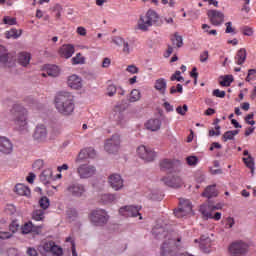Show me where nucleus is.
Wrapping results in <instances>:
<instances>
[{
	"label": "nucleus",
	"instance_id": "nucleus-1",
	"mask_svg": "<svg viewBox=\"0 0 256 256\" xmlns=\"http://www.w3.org/2000/svg\"><path fill=\"white\" fill-rule=\"evenodd\" d=\"M54 105L60 115L68 117L75 111V98L69 92H59L55 96Z\"/></svg>",
	"mask_w": 256,
	"mask_h": 256
},
{
	"label": "nucleus",
	"instance_id": "nucleus-2",
	"mask_svg": "<svg viewBox=\"0 0 256 256\" xmlns=\"http://www.w3.org/2000/svg\"><path fill=\"white\" fill-rule=\"evenodd\" d=\"M10 115L17 131L21 133L29 131V111L23 105L14 104Z\"/></svg>",
	"mask_w": 256,
	"mask_h": 256
},
{
	"label": "nucleus",
	"instance_id": "nucleus-3",
	"mask_svg": "<svg viewBox=\"0 0 256 256\" xmlns=\"http://www.w3.org/2000/svg\"><path fill=\"white\" fill-rule=\"evenodd\" d=\"M159 21V14L155 12V10H148L145 14L140 15L136 29L139 31H143V33H146V31H149L150 27H153V25H157V22Z\"/></svg>",
	"mask_w": 256,
	"mask_h": 256
},
{
	"label": "nucleus",
	"instance_id": "nucleus-4",
	"mask_svg": "<svg viewBox=\"0 0 256 256\" xmlns=\"http://www.w3.org/2000/svg\"><path fill=\"white\" fill-rule=\"evenodd\" d=\"M89 219L92 225L95 227H103V225H107V221H109V215L107 211L103 209L93 210L89 214Z\"/></svg>",
	"mask_w": 256,
	"mask_h": 256
},
{
	"label": "nucleus",
	"instance_id": "nucleus-5",
	"mask_svg": "<svg viewBox=\"0 0 256 256\" xmlns=\"http://www.w3.org/2000/svg\"><path fill=\"white\" fill-rule=\"evenodd\" d=\"M104 149L110 154L119 153V149H121V136L114 134L111 138H108L105 141Z\"/></svg>",
	"mask_w": 256,
	"mask_h": 256
},
{
	"label": "nucleus",
	"instance_id": "nucleus-6",
	"mask_svg": "<svg viewBox=\"0 0 256 256\" xmlns=\"http://www.w3.org/2000/svg\"><path fill=\"white\" fill-rule=\"evenodd\" d=\"M229 253L233 256H245L249 253V244L243 241H235L230 244Z\"/></svg>",
	"mask_w": 256,
	"mask_h": 256
},
{
	"label": "nucleus",
	"instance_id": "nucleus-7",
	"mask_svg": "<svg viewBox=\"0 0 256 256\" xmlns=\"http://www.w3.org/2000/svg\"><path fill=\"white\" fill-rule=\"evenodd\" d=\"M193 211V205L191 204L190 200L187 199H180L179 208L174 210L175 217L181 219V217H185L190 215Z\"/></svg>",
	"mask_w": 256,
	"mask_h": 256
},
{
	"label": "nucleus",
	"instance_id": "nucleus-8",
	"mask_svg": "<svg viewBox=\"0 0 256 256\" xmlns=\"http://www.w3.org/2000/svg\"><path fill=\"white\" fill-rule=\"evenodd\" d=\"M219 207L213 206L211 204H202L200 206V213H202L206 219H214L215 221L221 220V212H216L213 214V211H217Z\"/></svg>",
	"mask_w": 256,
	"mask_h": 256
},
{
	"label": "nucleus",
	"instance_id": "nucleus-9",
	"mask_svg": "<svg viewBox=\"0 0 256 256\" xmlns=\"http://www.w3.org/2000/svg\"><path fill=\"white\" fill-rule=\"evenodd\" d=\"M162 183L167 187H172L173 189H179L183 187V179L179 177L178 174H172L166 177L161 178Z\"/></svg>",
	"mask_w": 256,
	"mask_h": 256
},
{
	"label": "nucleus",
	"instance_id": "nucleus-10",
	"mask_svg": "<svg viewBox=\"0 0 256 256\" xmlns=\"http://www.w3.org/2000/svg\"><path fill=\"white\" fill-rule=\"evenodd\" d=\"M137 153L140 159H143L144 161H148V162L155 161V157H157V153H155L153 149L145 145L139 146L137 148Z\"/></svg>",
	"mask_w": 256,
	"mask_h": 256
},
{
	"label": "nucleus",
	"instance_id": "nucleus-11",
	"mask_svg": "<svg viewBox=\"0 0 256 256\" xmlns=\"http://www.w3.org/2000/svg\"><path fill=\"white\" fill-rule=\"evenodd\" d=\"M208 19L210 23L215 27H219V25H223V21H225V14L219 10H208L207 12Z\"/></svg>",
	"mask_w": 256,
	"mask_h": 256
},
{
	"label": "nucleus",
	"instance_id": "nucleus-12",
	"mask_svg": "<svg viewBox=\"0 0 256 256\" xmlns=\"http://www.w3.org/2000/svg\"><path fill=\"white\" fill-rule=\"evenodd\" d=\"M77 173L80 179H89V177H93L97 173V169L95 166L83 164L77 168Z\"/></svg>",
	"mask_w": 256,
	"mask_h": 256
},
{
	"label": "nucleus",
	"instance_id": "nucleus-13",
	"mask_svg": "<svg viewBox=\"0 0 256 256\" xmlns=\"http://www.w3.org/2000/svg\"><path fill=\"white\" fill-rule=\"evenodd\" d=\"M112 43H114L118 47H123L122 53H124V55H129L131 51H133V46H131V42L125 41V39H123L122 37H113Z\"/></svg>",
	"mask_w": 256,
	"mask_h": 256
},
{
	"label": "nucleus",
	"instance_id": "nucleus-14",
	"mask_svg": "<svg viewBox=\"0 0 256 256\" xmlns=\"http://www.w3.org/2000/svg\"><path fill=\"white\" fill-rule=\"evenodd\" d=\"M42 249H44L46 253H52V255H63V249L55 245V242L53 241H45L42 245Z\"/></svg>",
	"mask_w": 256,
	"mask_h": 256
},
{
	"label": "nucleus",
	"instance_id": "nucleus-15",
	"mask_svg": "<svg viewBox=\"0 0 256 256\" xmlns=\"http://www.w3.org/2000/svg\"><path fill=\"white\" fill-rule=\"evenodd\" d=\"M140 207L137 206H125L119 209L120 215L123 217H139L141 216Z\"/></svg>",
	"mask_w": 256,
	"mask_h": 256
},
{
	"label": "nucleus",
	"instance_id": "nucleus-16",
	"mask_svg": "<svg viewBox=\"0 0 256 256\" xmlns=\"http://www.w3.org/2000/svg\"><path fill=\"white\" fill-rule=\"evenodd\" d=\"M0 153H4V155L13 153V143L5 136H0Z\"/></svg>",
	"mask_w": 256,
	"mask_h": 256
},
{
	"label": "nucleus",
	"instance_id": "nucleus-17",
	"mask_svg": "<svg viewBox=\"0 0 256 256\" xmlns=\"http://www.w3.org/2000/svg\"><path fill=\"white\" fill-rule=\"evenodd\" d=\"M33 139L35 141H38V143H41L47 139V128L45 125L40 124L36 126L34 134H33Z\"/></svg>",
	"mask_w": 256,
	"mask_h": 256
},
{
	"label": "nucleus",
	"instance_id": "nucleus-18",
	"mask_svg": "<svg viewBox=\"0 0 256 256\" xmlns=\"http://www.w3.org/2000/svg\"><path fill=\"white\" fill-rule=\"evenodd\" d=\"M108 183L114 189V191H119L123 189V178L119 174H112L108 178Z\"/></svg>",
	"mask_w": 256,
	"mask_h": 256
},
{
	"label": "nucleus",
	"instance_id": "nucleus-19",
	"mask_svg": "<svg viewBox=\"0 0 256 256\" xmlns=\"http://www.w3.org/2000/svg\"><path fill=\"white\" fill-rule=\"evenodd\" d=\"M195 243H199V247L203 253H211V238L207 235H202L200 240L195 239Z\"/></svg>",
	"mask_w": 256,
	"mask_h": 256
},
{
	"label": "nucleus",
	"instance_id": "nucleus-20",
	"mask_svg": "<svg viewBox=\"0 0 256 256\" xmlns=\"http://www.w3.org/2000/svg\"><path fill=\"white\" fill-rule=\"evenodd\" d=\"M67 191L74 197H83V195H85V186L79 183L71 184L67 188Z\"/></svg>",
	"mask_w": 256,
	"mask_h": 256
},
{
	"label": "nucleus",
	"instance_id": "nucleus-21",
	"mask_svg": "<svg viewBox=\"0 0 256 256\" xmlns=\"http://www.w3.org/2000/svg\"><path fill=\"white\" fill-rule=\"evenodd\" d=\"M96 155L97 153L95 152V149L91 147L82 149L76 158V163H80L83 159H87V157L95 159Z\"/></svg>",
	"mask_w": 256,
	"mask_h": 256
},
{
	"label": "nucleus",
	"instance_id": "nucleus-22",
	"mask_svg": "<svg viewBox=\"0 0 256 256\" xmlns=\"http://www.w3.org/2000/svg\"><path fill=\"white\" fill-rule=\"evenodd\" d=\"M58 53L60 57H64V59H71L75 53V47L71 44H64L59 49Z\"/></svg>",
	"mask_w": 256,
	"mask_h": 256
},
{
	"label": "nucleus",
	"instance_id": "nucleus-23",
	"mask_svg": "<svg viewBox=\"0 0 256 256\" xmlns=\"http://www.w3.org/2000/svg\"><path fill=\"white\" fill-rule=\"evenodd\" d=\"M42 229L43 225L35 226L33 222L29 221L22 226L21 231L23 235H29V233H39Z\"/></svg>",
	"mask_w": 256,
	"mask_h": 256
},
{
	"label": "nucleus",
	"instance_id": "nucleus-24",
	"mask_svg": "<svg viewBox=\"0 0 256 256\" xmlns=\"http://www.w3.org/2000/svg\"><path fill=\"white\" fill-rule=\"evenodd\" d=\"M68 87L71 89H81L83 87V80L78 75H71L67 80Z\"/></svg>",
	"mask_w": 256,
	"mask_h": 256
},
{
	"label": "nucleus",
	"instance_id": "nucleus-25",
	"mask_svg": "<svg viewBox=\"0 0 256 256\" xmlns=\"http://www.w3.org/2000/svg\"><path fill=\"white\" fill-rule=\"evenodd\" d=\"M55 178H53V170L51 169H45L43 172L40 174V181L44 184L47 185L48 183H51V181H54Z\"/></svg>",
	"mask_w": 256,
	"mask_h": 256
},
{
	"label": "nucleus",
	"instance_id": "nucleus-26",
	"mask_svg": "<svg viewBox=\"0 0 256 256\" xmlns=\"http://www.w3.org/2000/svg\"><path fill=\"white\" fill-rule=\"evenodd\" d=\"M59 73L61 71L59 70V66L57 65H48L46 66V73H42V77H59Z\"/></svg>",
	"mask_w": 256,
	"mask_h": 256
},
{
	"label": "nucleus",
	"instance_id": "nucleus-27",
	"mask_svg": "<svg viewBox=\"0 0 256 256\" xmlns=\"http://www.w3.org/2000/svg\"><path fill=\"white\" fill-rule=\"evenodd\" d=\"M174 167H175V164L173 163V160H171V159H163V160L160 161L161 171H166L168 173H173Z\"/></svg>",
	"mask_w": 256,
	"mask_h": 256
},
{
	"label": "nucleus",
	"instance_id": "nucleus-28",
	"mask_svg": "<svg viewBox=\"0 0 256 256\" xmlns=\"http://www.w3.org/2000/svg\"><path fill=\"white\" fill-rule=\"evenodd\" d=\"M148 131H159L161 129V120L159 119H150L145 124Z\"/></svg>",
	"mask_w": 256,
	"mask_h": 256
},
{
	"label": "nucleus",
	"instance_id": "nucleus-29",
	"mask_svg": "<svg viewBox=\"0 0 256 256\" xmlns=\"http://www.w3.org/2000/svg\"><path fill=\"white\" fill-rule=\"evenodd\" d=\"M216 185L207 186L204 192L202 193V197H206L207 199H211L212 197H217L219 193L217 192Z\"/></svg>",
	"mask_w": 256,
	"mask_h": 256
},
{
	"label": "nucleus",
	"instance_id": "nucleus-30",
	"mask_svg": "<svg viewBox=\"0 0 256 256\" xmlns=\"http://www.w3.org/2000/svg\"><path fill=\"white\" fill-rule=\"evenodd\" d=\"M15 193H17V195H21L24 197L31 196V190L29 189V187L25 186L24 184H17L15 186Z\"/></svg>",
	"mask_w": 256,
	"mask_h": 256
},
{
	"label": "nucleus",
	"instance_id": "nucleus-31",
	"mask_svg": "<svg viewBox=\"0 0 256 256\" xmlns=\"http://www.w3.org/2000/svg\"><path fill=\"white\" fill-rule=\"evenodd\" d=\"M245 59H247V50L241 48L235 56V64L243 65V63H245Z\"/></svg>",
	"mask_w": 256,
	"mask_h": 256
},
{
	"label": "nucleus",
	"instance_id": "nucleus-32",
	"mask_svg": "<svg viewBox=\"0 0 256 256\" xmlns=\"http://www.w3.org/2000/svg\"><path fill=\"white\" fill-rule=\"evenodd\" d=\"M31 61V54L27 52H22L18 55V63L22 65V67H27Z\"/></svg>",
	"mask_w": 256,
	"mask_h": 256
},
{
	"label": "nucleus",
	"instance_id": "nucleus-33",
	"mask_svg": "<svg viewBox=\"0 0 256 256\" xmlns=\"http://www.w3.org/2000/svg\"><path fill=\"white\" fill-rule=\"evenodd\" d=\"M154 89L160 91V93H165L167 90V81L164 78H159L155 81Z\"/></svg>",
	"mask_w": 256,
	"mask_h": 256
},
{
	"label": "nucleus",
	"instance_id": "nucleus-34",
	"mask_svg": "<svg viewBox=\"0 0 256 256\" xmlns=\"http://www.w3.org/2000/svg\"><path fill=\"white\" fill-rule=\"evenodd\" d=\"M239 135V130H230V131H226L223 136L222 139L225 143H227V141H233V139H235V136Z\"/></svg>",
	"mask_w": 256,
	"mask_h": 256
},
{
	"label": "nucleus",
	"instance_id": "nucleus-35",
	"mask_svg": "<svg viewBox=\"0 0 256 256\" xmlns=\"http://www.w3.org/2000/svg\"><path fill=\"white\" fill-rule=\"evenodd\" d=\"M21 33H23L21 30L12 28L11 30L5 32L6 39H19V37H21Z\"/></svg>",
	"mask_w": 256,
	"mask_h": 256
},
{
	"label": "nucleus",
	"instance_id": "nucleus-36",
	"mask_svg": "<svg viewBox=\"0 0 256 256\" xmlns=\"http://www.w3.org/2000/svg\"><path fill=\"white\" fill-rule=\"evenodd\" d=\"M244 164L248 169H250L251 173L255 172V159L249 155L247 158H243Z\"/></svg>",
	"mask_w": 256,
	"mask_h": 256
},
{
	"label": "nucleus",
	"instance_id": "nucleus-37",
	"mask_svg": "<svg viewBox=\"0 0 256 256\" xmlns=\"http://www.w3.org/2000/svg\"><path fill=\"white\" fill-rule=\"evenodd\" d=\"M32 219L34 221H43L45 219V210H34L32 213Z\"/></svg>",
	"mask_w": 256,
	"mask_h": 256
},
{
	"label": "nucleus",
	"instance_id": "nucleus-38",
	"mask_svg": "<svg viewBox=\"0 0 256 256\" xmlns=\"http://www.w3.org/2000/svg\"><path fill=\"white\" fill-rule=\"evenodd\" d=\"M117 200V196L115 194H104L101 196L100 201L104 203V205H107L109 203H113V201Z\"/></svg>",
	"mask_w": 256,
	"mask_h": 256
},
{
	"label": "nucleus",
	"instance_id": "nucleus-39",
	"mask_svg": "<svg viewBox=\"0 0 256 256\" xmlns=\"http://www.w3.org/2000/svg\"><path fill=\"white\" fill-rule=\"evenodd\" d=\"M140 99H141V91L137 89H133L129 97L130 103H136V101H139Z\"/></svg>",
	"mask_w": 256,
	"mask_h": 256
},
{
	"label": "nucleus",
	"instance_id": "nucleus-40",
	"mask_svg": "<svg viewBox=\"0 0 256 256\" xmlns=\"http://www.w3.org/2000/svg\"><path fill=\"white\" fill-rule=\"evenodd\" d=\"M9 61V54L5 46L0 45V63H7Z\"/></svg>",
	"mask_w": 256,
	"mask_h": 256
},
{
	"label": "nucleus",
	"instance_id": "nucleus-41",
	"mask_svg": "<svg viewBox=\"0 0 256 256\" xmlns=\"http://www.w3.org/2000/svg\"><path fill=\"white\" fill-rule=\"evenodd\" d=\"M171 41L173 45H176V47H183V37L179 36L178 33L174 34V37L171 38Z\"/></svg>",
	"mask_w": 256,
	"mask_h": 256
},
{
	"label": "nucleus",
	"instance_id": "nucleus-42",
	"mask_svg": "<svg viewBox=\"0 0 256 256\" xmlns=\"http://www.w3.org/2000/svg\"><path fill=\"white\" fill-rule=\"evenodd\" d=\"M71 61L72 65H83V63H85V58L83 57V55H81V53H78L75 57L71 59Z\"/></svg>",
	"mask_w": 256,
	"mask_h": 256
},
{
	"label": "nucleus",
	"instance_id": "nucleus-43",
	"mask_svg": "<svg viewBox=\"0 0 256 256\" xmlns=\"http://www.w3.org/2000/svg\"><path fill=\"white\" fill-rule=\"evenodd\" d=\"M49 205H50V201H49V198H47V196H43L42 198H40L39 206L41 207V209H43V211H45L46 209H49Z\"/></svg>",
	"mask_w": 256,
	"mask_h": 256
},
{
	"label": "nucleus",
	"instance_id": "nucleus-44",
	"mask_svg": "<svg viewBox=\"0 0 256 256\" xmlns=\"http://www.w3.org/2000/svg\"><path fill=\"white\" fill-rule=\"evenodd\" d=\"M3 24L4 25H17V18H13L10 16H5L3 18Z\"/></svg>",
	"mask_w": 256,
	"mask_h": 256
},
{
	"label": "nucleus",
	"instance_id": "nucleus-45",
	"mask_svg": "<svg viewBox=\"0 0 256 256\" xmlns=\"http://www.w3.org/2000/svg\"><path fill=\"white\" fill-rule=\"evenodd\" d=\"M233 83V76H225L223 80L220 82L222 87H229Z\"/></svg>",
	"mask_w": 256,
	"mask_h": 256
},
{
	"label": "nucleus",
	"instance_id": "nucleus-46",
	"mask_svg": "<svg viewBox=\"0 0 256 256\" xmlns=\"http://www.w3.org/2000/svg\"><path fill=\"white\" fill-rule=\"evenodd\" d=\"M187 165L195 166L197 163H199V159L197 156H189L186 158Z\"/></svg>",
	"mask_w": 256,
	"mask_h": 256
},
{
	"label": "nucleus",
	"instance_id": "nucleus-47",
	"mask_svg": "<svg viewBox=\"0 0 256 256\" xmlns=\"http://www.w3.org/2000/svg\"><path fill=\"white\" fill-rule=\"evenodd\" d=\"M44 165H45V163L43 162V160L38 159V160H36V161L33 163L32 167H33V169H34L35 171H39V170L43 169V166H44Z\"/></svg>",
	"mask_w": 256,
	"mask_h": 256
},
{
	"label": "nucleus",
	"instance_id": "nucleus-48",
	"mask_svg": "<svg viewBox=\"0 0 256 256\" xmlns=\"http://www.w3.org/2000/svg\"><path fill=\"white\" fill-rule=\"evenodd\" d=\"M255 79H256V70L255 69L248 70L246 81L249 83L250 81H255Z\"/></svg>",
	"mask_w": 256,
	"mask_h": 256
},
{
	"label": "nucleus",
	"instance_id": "nucleus-49",
	"mask_svg": "<svg viewBox=\"0 0 256 256\" xmlns=\"http://www.w3.org/2000/svg\"><path fill=\"white\" fill-rule=\"evenodd\" d=\"M170 81H185V79L181 76V71L177 70L171 77Z\"/></svg>",
	"mask_w": 256,
	"mask_h": 256
},
{
	"label": "nucleus",
	"instance_id": "nucleus-50",
	"mask_svg": "<svg viewBox=\"0 0 256 256\" xmlns=\"http://www.w3.org/2000/svg\"><path fill=\"white\" fill-rule=\"evenodd\" d=\"M174 93H183V85L177 84V86H172L170 88V94L174 95Z\"/></svg>",
	"mask_w": 256,
	"mask_h": 256
},
{
	"label": "nucleus",
	"instance_id": "nucleus-51",
	"mask_svg": "<svg viewBox=\"0 0 256 256\" xmlns=\"http://www.w3.org/2000/svg\"><path fill=\"white\" fill-rule=\"evenodd\" d=\"M187 111H189V107L187 106V104H184L183 107L178 106L176 108V113H178V115H185Z\"/></svg>",
	"mask_w": 256,
	"mask_h": 256
},
{
	"label": "nucleus",
	"instance_id": "nucleus-52",
	"mask_svg": "<svg viewBox=\"0 0 256 256\" xmlns=\"http://www.w3.org/2000/svg\"><path fill=\"white\" fill-rule=\"evenodd\" d=\"M115 93H117V87L115 85H109L107 87V96L108 97H113V95H115Z\"/></svg>",
	"mask_w": 256,
	"mask_h": 256
},
{
	"label": "nucleus",
	"instance_id": "nucleus-53",
	"mask_svg": "<svg viewBox=\"0 0 256 256\" xmlns=\"http://www.w3.org/2000/svg\"><path fill=\"white\" fill-rule=\"evenodd\" d=\"M212 95L214 97H218L220 99H223V98H225L226 93H225V91H221L219 89H215V90H213Z\"/></svg>",
	"mask_w": 256,
	"mask_h": 256
},
{
	"label": "nucleus",
	"instance_id": "nucleus-54",
	"mask_svg": "<svg viewBox=\"0 0 256 256\" xmlns=\"http://www.w3.org/2000/svg\"><path fill=\"white\" fill-rule=\"evenodd\" d=\"M215 129L216 131L213 129L209 130V137H215V135L219 137V135H221V126H216Z\"/></svg>",
	"mask_w": 256,
	"mask_h": 256
},
{
	"label": "nucleus",
	"instance_id": "nucleus-55",
	"mask_svg": "<svg viewBox=\"0 0 256 256\" xmlns=\"http://www.w3.org/2000/svg\"><path fill=\"white\" fill-rule=\"evenodd\" d=\"M126 71L128 73H131L132 75H135V74L139 73V68H137V66H135V65H129L126 68Z\"/></svg>",
	"mask_w": 256,
	"mask_h": 256
},
{
	"label": "nucleus",
	"instance_id": "nucleus-56",
	"mask_svg": "<svg viewBox=\"0 0 256 256\" xmlns=\"http://www.w3.org/2000/svg\"><path fill=\"white\" fill-rule=\"evenodd\" d=\"M9 230L11 231L12 235H13V233H17V231L19 230V224H17V222L13 221L9 225Z\"/></svg>",
	"mask_w": 256,
	"mask_h": 256
},
{
	"label": "nucleus",
	"instance_id": "nucleus-57",
	"mask_svg": "<svg viewBox=\"0 0 256 256\" xmlns=\"http://www.w3.org/2000/svg\"><path fill=\"white\" fill-rule=\"evenodd\" d=\"M253 117H255V114L253 113H250L245 117V121L248 125H255V120H251Z\"/></svg>",
	"mask_w": 256,
	"mask_h": 256
},
{
	"label": "nucleus",
	"instance_id": "nucleus-58",
	"mask_svg": "<svg viewBox=\"0 0 256 256\" xmlns=\"http://www.w3.org/2000/svg\"><path fill=\"white\" fill-rule=\"evenodd\" d=\"M209 59V51H204L200 54V62L201 63H206Z\"/></svg>",
	"mask_w": 256,
	"mask_h": 256
},
{
	"label": "nucleus",
	"instance_id": "nucleus-59",
	"mask_svg": "<svg viewBox=\"0 0 256 256\" xmlns=\"http://www.w3.org/2000/svg\"><path fill=\"white\" fill-rule=\"evenodd\" d=\"M243 35H246L247 37H251V35H253V28L249 26H245L243 28Z\"/></svg>",
	"mask_w": 256,
	"mask_h": 256
},
{
	"label": "nucleus",
	"instance_id": "nucleus-60",
	"mask_svg": "<svg viewBox=\"0 0 256 256\" xmlns=\"http://www.w3.org/2000/svg\"><path fill=\"white\" fill-rule=\"evenodd\" d=\"M225 25H226L225 33H235V28H233L232 22H227Z\"/></svg>",
	"mask_w": 256,
	"mask_h": 256
},
{
	"label": "nucleus",
	"instance_id": "nucleus-61",
	"mask_svg": "<svg viewBox=\"0 0 256 256\" xmlns=\"http://www.w3.org/2000/svg\"><path fill=\"white\" fill-rule=\"evenodd\" d=\"M111 66V60L109 58H104L102 61V67L103 69H109V67Z\"/></svg>",
	"mask_w": 256,
	"mask_h": 256
},
{
	"label": "nucleus",
	"instance_id": "nucleus-62",
	"mask_svg": "<svg viewBox=\"0 0 256 256\" xmlns=\"http://www.w3.org/2000/svg\"><path fill=\"white\" fill-rule=\"evenodd\" d=\"M13 237V233L11 232H0V239H11Z\"/></svg>",
	"mask_w": 256,
	"mask_h": 256
},
{
	"label": "nucleus",
	"instance_id": "nucleus-63",
	"mask_svg": "<svg viewBox=\"0 0 256 256\" xmlns=\"http://www.w3.org/2000/svg\"><path fill=\"white\" fill-rule=\"evenodd\" d=\"M27 255H29V256H39V254L37 253V250L35 248H28Z\"/></svg>",
	"mask_w": 256,
	"mask_h": 256
},
{
	"label": "nucleus",
	"instance_id": "nucleus-64",
	"mask_svg": "<svg viewBox=\"0 0 256 256\" xmlns=\"http://www.w3.org/2000/svg\"><path fill=\"white\" fill-rule=\"evenodd\" d=\"M163 107L168 113L173 111V105H171L169 102H164Z\"/></svg>",
	"mask_w": 256,
	"mask_h": 256
}]
</instances>
